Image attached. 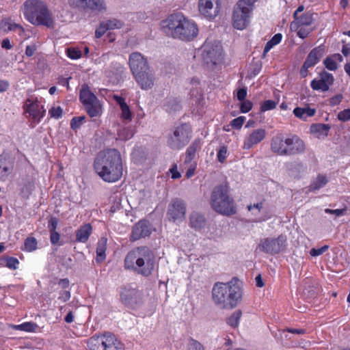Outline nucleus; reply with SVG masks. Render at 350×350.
I'll use <instances>...</instances> for the list:
<instances>
[{
  "mask_svg": "<svg viewBox=\"0 0 350 350\" xmlns=\"http://www.w3.org/2000/svg\"><path fill=\"white\" fill-rule=\"evenodd\" d=\"M94 169L105 182L115 183L123 174V165L120 153L115 148L99 152L94 161Z\"/></svg>",
  "mask_w": 350,
  "mask_h": 350,
  "instance_id": "f257e3e1",
  "label": "nucleus"
},
{
  "mask_svg": "<svg viewBox=\"0 0 350 350\" xmlns=\"http://www.w3.org/2000/svg\"><path fill=\"white\" fill-rule=\"evenodd\" d=\"M124 268L139 275L148 277L156 267L154 252L146 246H139L130 250L124 260Z\"/></svg>",
  "mask_w": 350,
  "mask_h": 350,
  "instance_id": "f03ea898",
  "label": "nucleus"
},
{
  "mask_svg": "<svg viewBox=\"0 0 350 350\" xmlns=\"http://www.w3.org/2000/svg\"><path fill=\"white\" fill-rule=\"evenodd\" d=\"M161 25L166 35L183 41H190L198 33L196 23L180 13L170 15L162 21Z\"/></svg>",
  "mask_w": 350,
  "mask_h": 350,
  "instance_id": "7ed1b4c3",
  "label": "nucleus"
},
{
  "mask_svg": "<svg viewBox=\"0 0 350 350\" xmlns=\"http://www.w3.org/2000/svg\"><path fill=\"white\" fill-rule=\"evenodd\" d=\"M21 11L25 19L33 25H43L48 28L54 26V16L42 0H27Z\"/></svg>",
  "mask_w": 350,
  "mask_h": 350,
  "instance_id": "20e7f679",
  "label": "nucleus"
},
{
  "mask_svg": "<svg viewBox=\"0 0 350 350\" xmlns=\"http://www.w3.org/2000/svg\"><path fill=\"white\" fill-rule=\"evenodd\" d=\"M214 303L221 308L235 307L242 296L240 287L233 282L216 283L212 290Z\"/></svg>",
  "mask_w": 350,
  "mask_h": 350,
  "instance_id": "39448f33",
  "label": "nucleus"
},
{
  "mask_svg": "<svg viewBox=\"0 0 350 350\" xmlns=\"http://www.w3.org/2000/svg\"><path fill=\"white\" fill-rule=\"evenodd\" d=\"M210 204L211 208L224 215H232L236 213L234 200L229 193L226 183L215 186L211 191Z\"/></svg>",
  "mask_w": 350,
  "mask_h": 350,
  "instance_id": "423d86ee",
  "label": "nucleus"
},
{
  "mask_svg": "<svg viewBox=\"0 0 350 350\" xmlns=\"http://www.w3.org/2000/svg\"><path fill=\"white\" fill-rule=\"evenodd\" d=\"M88 346L90 350H124L123 343L111 333L90 338Z\"/></svg>",
  "mask_w": 350,
  "mask_h": 350,
  "instance_id": "0eeeda50",
  "label": "nucleus"
},
{
  "mask_svg": "<svg viewBox=\"0 0 350 350\" xmlns=\"http://www.w3.org/2000/svg\"><path fill=\"white\" fill-rule=\"evenodd\" d=\"M254 6L245 3L244 0H239L233 10L232 25L239 30L245 29L250 23Z\"/></svg>",
  "mask_w": 350,
  "mask_h": 350,
  "instance_id": "6e6552de",
  "label": "nucleus"
},
{
  "mask_svg": "<svg viewBox=\"0 0 350 350\" xmlns=\"http://www.w3.org/2000/svg\"><path fill=\"white\" fill-rule=\"evenodd\" d=\"M201 50L202 59L206 64L216 65L222 61L223 49L219 42L206 40Z\"/></svg>",
  "mask_w": 350,
  "mask_h": 350,
  "instance_id": "1a4fd4ad",
  "label": "nucleus"
},
{
  "mask_svg": "<svg viewBox=\"0 0 350 350\" xmlns=\"http://www.w3.org/2000/svg\"><path fill=\"white\" fill-rule=\"evenodd\" d=\"M191 133V129L189 124H183L178 126L168 137V146L174 150H180L189 142Z\"/></svg>",
  "mask_w": 350,
  "mask_h": 350,
  "instance_id": "9d476101",
  "label": "nucleus"
},
{
  "mask_svg": "<svg viewBox=\"0 0 350 350\" xmlns=\"http://www.w3.org/2000/svg\"><path fill=\"white\" fill-rule=\"evenodd\" d=\"M286 237L280 235L277 238H265L260 240L257 249L267 254H275L285 250Z\"/></svg>",
  "mask_w": 350,
  "mask_h": 350,
  "instance_id": "9b49d317",
  "label": "nucleus"
},
{
  "mask_svg": "<svg viewBox=\"0 0 350 350\" xmlns=\"http://www.w3.org/2000/svg\"><path fill=\"white\" fill-rule=\"evenodd\" d=\"M198 9L202 17L213 21L221 12V0H198Z\"/></svg>",
  "mask_w": 350,
  "mask_h": 350,
  "instance_id": "f8f14e48",
  "label": "nucleus"
},
{
  "mask_svg": "<svg viewBox=\"0 0 350 350\" xmlns=\"http://www.w3.org/2000/svg\"><path fill=\"white\" fill-rule=\"evenodd\" d=\"M187 207L185 201L181 199H173L168 205L167 217L170 221L180 224L185 220Z\"/></svg>",
  "mask_w": 350,
  "mask_h": 350,
  "instance_id": "ddd939ff",
  "label": "nucleus"
},
{
  "mask_svg": "<svg viewBox=\"0 0 350 350\" xmlns=\"http://www.w3.org/2000/svg\"><path fill=\"white\" fill-rule=\"evenodd\" d=\"M25 108V112L29 114L28 118L35 124L39 123L45 113L43 105L37 99L35 100L28 99Z\"/></svg>",
  "mask_w": 350,
  "mask_h": 350,
  "instance_id": "4468645a",
  "label": "nucleus"
},
{
  "mask_svg": "<svg viewBox=\"0 0 350 350\" xmlns=\"http://www.w3.org/2000/svg\"><path fill=\"white\" fill-rule=\"evenodd\" d=\"M120 300L127 307L135 308L141 301V294L135 288H124L120 293Z\"/></svg>",
  "mask_w": 350,
  "mask_h": 350,
  "instance_id": "2eb2a0df",
  "label": "nucleus"
},
{
  "mask_svg": "<svg viewBox=\"0 0 350 350\" xmlns=\"http://www.w3.org/2000/svg\"><path fill=\"white\" fill-rule=\"evenodd\" d=\"M334 81V78L332 74L323 71L311 81L310 86L314 90L325 92L329 89Z\"/></svg>",
  "mask_w": 350,
  "mask_h": 350,
  "instance_id": "dca6fc26",
  "label": "nucleus"
},
{
  "mask_svg": "<svg viewBox=\"0 0 350 350\" xmlns=\"http://www.w3.org/2000/svg\"><path fill=\"white\" fill-rule=\"evenodd\" d=\"M70 5L83 10L101 12L106 9L103 0H68Z\"/></svg>",
  "mask_w": 350,
  "mask_h": 350,
  "instance_id": "f3484780",
  "label": "nucleus"
},
{
  "mask_svg": "<svg viewBox=\"0 0 350 350\" xmlns=\"http://www.w3.org/2000/svg\"><path fill=\"white\" fill-rule=\"evenodd\" d=\"M129 63L133 75L150 68L146 58L138 52L132 53L129 55Z\"/></svg>",
  "mask_w": 350,
  "mask_h": 350,
  "instance_id": "a211bd4d",
  "label": "nucleus"
},
{
  "mask_svg": "<svg viewBox=\"0 0 350 350\" xmlns=\"http://www.w3.org/2000/svg\"><path fill=\"white\" fill-rule=\"evenodd\" d=\"M138 85L142 90L151 89L154 83L155 77L153 71L148 68L133 75Z\"/></svg>",
  "mask_w": 350,
  "mask_h": 350,
  "instance_id": "6ab92c4d",
  "label": "nucleus"
},
{
  "mask_svg": "<svg viewBox=\"0 0 350 350\" xmlns=\"http://www.w3.org/2000/svg\"><path fill=\"white\" fill-rule=\"evenodd\" d=\"M286 143L288 156L301 154L305 151V143L296 135H291L287 137Z\"/></svg>",
  "mask_w": 350,
  "mask_h": 350,
  "instance_id": "aec40b11",
  "label": "nucleus"
},
{
  "mask_svg": "<svg viewBox=\"0 0 350 350\" xmlns=\"http://www.w3.org/2000/svg\"><path fill=\"white\" fill-rule=\"evenodd\" d=\"M152 232L151 225L146 220H140L133 228L131 240L137 241L148 237Z\"/></svg>",
  "mask_w": 350,
  "mask_h": 350,
  "instance_id": "412c9836",
  "label": "nucleus"
},
{
  "mask_svg": "<svg viewBox=\"0 0 350 350\" xmlns=\"http://www.w3.org/2000/svg\"><path fill=\"white\" fill-rule=\"evenodd\" d=\"M286 137L281 134L275 135L271 142V150L280 156H288Z\"/></svg>",
  "mask_w": 350,
  "mask_h": 350,
  "instance_id": "4be33fe9",
  "label": "nucleus"
},
{
  "mask_svg": "<svg viewBox=\"0 0 350 350\" xmlns=\"http://www.w3.org/2000/svg\"><path fill=\"white\" fill-rule=\"evenodd\" d=\"M267 132L263 129H258L253 131L247 137H245L243 148L245 150L250 149L254 145L260 143L264 139Z\"/></svg>",
  "mask_w": 350,
  "mask_h": 350,
  "instance_id": "5701e85b",
  "label": "nucleus"
},
{
  "mask_svg": "<svg viewBox=\"0 0 350 350\" xmlns=\"http://www.w3.org/2000/svg\"><path fill=\"white\" fill-rule=\"evenodd\" d=\"M14 163L5 154L0 155V180L6 181L12 174Z\"/></svg>",
  "mask_w": 350,
  "mask_h": 350,
  "instance_id": "b1692460",
  "label": "nucleus"
},
{
  "mask_svg": "<svg viewBox=\"0 0 350 350\" xmlns=\"http://www.w3.org/2000/svg\"><path fill=\"white\" fill-rule=\"evenodd\" d=\"M313 14L309 12L303 14L300 16L294 18V21L291 23V29H297L301 25L311 26L313 23Z\"/></svg>",
  "mask_w": 350,
  "mask_h": 350,
  "instance_id": "393cba45",
  "label": "nucleus"
},
{
  "mask_svg": "<svg viewBox=\"0 0 350 350\" xmlns=\"http://www.w3.org/2000/svg\"><path fill=\"white\" fill-rule=\"evenodd\" d=\"M323 55V49L321 47H317L312 49L308 54L305 62L304 68H309L317 64Z\"/></svg>",
  "mask_w": 350,
  "mask_h": 350,
  "instance_id": "a878e982",
  "label": "nucleus"
},
{
  "mask_svg": "<svg viewBox=\"0 0 350 350\" xmlns=\"http://www.w3.org/2000/svg\"><path fill=\"white\" fill-rule=\"evenodd\" d=\"M113 98L120 106L121 110L120 118L127 122L131 121L133 115L124 99L118 95H114Z\"/></svg>",
  "mask_w": 350,
  "mask_h": 350,
  "instance_id": "bb28decb",
  "label": "nucleus"
},
{
  "mask_svg": "<svg viewBox=\"0 0 350 350\" xmlns=\"http://www.w3.org/2000/svg\"><path fill=\"white\" fill-rule=\"evenodd\" d=\"M331 126L329 124L316 123L312 124L310 128V132L315 137L322 138L328 135Z\"/></svg>",
  "mask_w": 350,
  "mask_h": 350,
  "instance_id": "cd10ccee",
  "label": "nucleus"
},
{
  "mask_svg": "<svg viewBox=\"0 0 350 350\" xmlns=\"http://www.w3.org/2000/svg\"><path fill=\"white\" fill-rule=\"evenodd\" d=\"M206 225L203 215L198 213H192L189 216V226L196 230H202Z\"/></svg>",
  "mask_w": 350,
  "mask_h": 350,
  "instance_id": "c85d7f7f",
  "label": "nucleus"
},
{
  "mask_svg": "<svg viewBox=\"0 0 350 350\" xmlns=\"http://www.w3.org/2000/svg\"><path fill=\"white\" fill-rule=\"evenodd\" d=\"M87 113L91 118L100 117L103 113V105L98 100L84 106Z\"/></svg>",
  "mask_w": 350,
  "mask_h": 350,
  "instance_id": "c756f323",
  "label": "nucleus"
},
{
  "mask_svg": "<svg viewBox=\"0 0 350 350\" xmlns=\"http://www.w3.org/2000/svg\"><path fill=\"white\" fill-rule=\"evenodd\" d=\"M79 98L84 106L98 100L87 85H84L81 88L79 94Z\"/></svg>",
  "mask_w": 350,
  "mask_h": 350,
  "instance_id": "7c9ffc66",
  "label": "nucleus"
},
{
  "mask_svg": "<svg viewBox=\"0 0 350 350\" xmlns=\"http://www.w3.org/2000/svg\"><path fill=\"white\" fill-rule=\"evenodd\" d=\"M316 110L310 107H296L293 110V113L295 117L307 121L308 118L314 116Z\"/></svg>",
  "mask_w": 350,
  "mask_h": 350,
  "instance_id": "2f4dec72",
  "label": "nucleus"
},
{
  "mask_svg": "<svg viewBox=\"0 0 350 350\" xmlns=\"http://www.w3.org/2000/svg\"><path fill=\"white\" fill-rule=\"evenodd\" d=\"M92 231V226L90 224H86L80 227L77 231V241L81 243H85Z\"/></svg>",
  "mask_w": 350,
  "mask_h": 350,
  "instance_id": "473e14b6",
  "label": "nucleus"
},
{
  "mask_svg": "<svg viewBox=\"0 0 350 350\" xmlns=\"http://www.w3.org/2000/svg\"><path fill=\"white\" fill-rule=\"evenodd\" d=\"M107 248V239L101 238L98 243L96 247V258L97 262H102L106 258L105 251Z\"/></svg>",
  "mask_w": 350,
  "mask_h": 350,
  "instance_id": "72a5a7b5",
  "label": "nucleus"
},
{
  "mask_svg": "<svg viewBox=\"0 0 350 350\" xmlns=\"http://www.w3.org/2000/svg\"><path fill=\"white\" fill-rule=\"evenodd\" d=\"M200 148V141H195L187 150L185 163H189L195 157L196 152Z\"/></svg>",
  "mask_w": 350,
  "mask_h": 350,
  "instance_id": "f704fd0d",
  "label": "nucleus"
},
{
  "mask_svg": "<svg viewBox=\"0 0 350 350\" xmlns=\"http://www.w3.org/2000/svg\"><path fill=\"white\" fill-rule=\"evenodd\" d=\"M328 182V179L325 175L319 174L315 179L312 182L310 185V191L319 190V189L324 187Z\"/></svg>",
  "mask_w": 350,
  "mask_h": 350,
  "instance_id": "c9c22d12",
  "label": "nucleus"
},
{
  "mask_svg": "<svg viewBox=\"0 0 350 350\" xmlns=\"http://www.w3.org/2000/svg\"><path fill=\"white\" fill-rule=\"evenodd\" d=\"M14 329L28 332H35L38 329V325L32 322H25L20 325H14Z\"/></svg>",
  "mask_w": 350,
  "mask_h": 350,
  "instance_id": "e433bc0d",
  "label": "nucleus"
},
{
  "mask_svg": "<svg viewBox=\"0 0 350 350\" xmlns=\"http://www.w3.org/2000/svg\"><path fill=\"white\" fill-rule=\"evenodd\" d=\"M314 29V27L311 26H304L301 25L297 28V29H291L293 31L297 32V35L304 39L307 38L311 32H312Z\"/></svg>",
  "mask_w": 350,
  "mask_h": 350,
  "instance_id": "4c0bfd02",
  "label": "nucleus"
},
{
  "mask_svg": "<svg viewBox=\"0 0 350 350\" xmlns=\"http://www.w3.org/2000/svg\"><path fill=\"white\" fill-rule=\"evenodd\" d=\"M241 314L242 313L240 310L234 311L232 314L227 319V323L232 327H237L239 324Z\"/></svg>",
  "mask_w": 350,
  "mask_h": 350,
  "instance_id": "58836bf2",
  "label": "nucleus"
},
{
  "mask_svg": "<svg viewBox=\"0 0 350 350\" xmlns=\"http://www.w3.org/2000/svg\"><path fill=\"white\" fill-rule=\"evenodd\" d=\"M107 30L120 29L122 27L123 23L118 19L113 18L103 22Z\"/></svg>",
  "mask_w": 350,
  "mask_h": 350,
  "instance_id": "ea45409f",
  "label": "nucleus"
},
{
  "mask_svg": "<svg viewBox=\"0 0 350 350\" xmlns=\"http://www.w3.org/2000/svg\"><path fill=\"white\" fill-rule=\"evenodd\" d=\"M279 99L275 100H267L261 103L260 105V111L262 112L269 111L275 108L277 105L278 104Z\"/></svg>",
  "mask_w": 350,
  "mask_h": 350,
  "instance_id": "a19ab883",
  "label": "nucleus"
},
{
  "mask_svg": "<svg viewBox=\"0 0 350 350\" xmlns=\"http://www.w3.org/2000/svg\"><path fill=\"white\" fill-rule=\"evenodd\" d=\"M133 136V132L130 128H122L118 131V137L121 140H128Z\"/></svg>",
  "mask_w": 350,
  "mask_h": 350,
  "instance_id": "79ce46f5",
  "label": "nucleus"
},
{
  "mask_svg": "<svg viewBox=\"0 0 350 350\" xmlns=\"http://www.w3.org/2000/svg\"><path fill=\"white\" fill-rule=\"evenodd\" d=\"M25 250L27 252H31L37 249V241L33 237H28L25 239L24 243Z\"/></svg>",
  "mask_w": 350,
  "mask_h": 350,
  "instance_id": "37998d69",
  "label": "nucleus"
},
{
  "mask_svg": "<svg viewBox=\"0 0 350 350\" xmlns=\"http://www.w3.org/2000/svg\"><path fill=\"white\" fill-rule=\"evenodd\" d=\"M67 55L72 59H77L81 57V51L75 48H69L66 50Z\"/></svg>",
  "mask_w": 350,
  "mask_h": 350,
  "instance_id": "c03bdc74",
  "label": "nucleus"
},
{
  "mask_svg": "<svg viewBox=\"0 0 350 350\" xmlns=\"http://www.w3.org/2000/svg\"><path fill=\"white\" fill-rule=\"evenodd\" d=\"M85 120L84 116L75 117L72 119L70 126L73 130H77L81 127Z\"/></svg>",
  "mask_w": 350,
  "mask_h": 350,
  "instance_id": "a18cd8bd",
  "label": "nucleus"
},
{
  "mask_svg": "<svg viewBox=\"0 0 350 350\" xmlns=\"http://www.w3.org/2000/svg\"><path fill=\"white\" fill-rule=\"evenodd\" d=\"M325 212L327 214H331L334 215V218H337L341 216H343L346 214L347 209L346 208H342V209H330V208H325Z\"/></svg>",
  "mask_w": 350,
  "mask_h": 350,
  "instance_id": "49530a36",
  "label": "nucleus"
},
{
  "mask_svg": "<svg viewBox=\"0 0 350 350\" xmlns=\"http://www.w3.org/2000/svg\"><path fill=\"white\" fill-rule=\"evenodd\" d=\"M324 64L325 67L329 70H335L338 67L336 60L331 57H328L324 60Z\"/></svg>",
  "mask_w": 350,
  "mask_h": 350,
  "instance_id": "de8ad7c7",
  "label": "nucleus"
},
{
  "mask_svg": "<svg viewBox=\"0 0 350 350\" xmlns=\"http://www.w3.org/2000/svg\"><path fill=\"white\" fill-rule=\"evenodd\" d=\"M8 29L10 31H18L19 35L22 36L25 33V30L22 26L14 23H7Z\"/></svg>",
  "mask_w": 350,
  "mask_h": 350,
  "instance_id": "09e8293b",
  "label": "nucleus"
},
{
  "mask_svg": "<svg viewBox=\"0 0 350 350\" xmlns=\"http://www.w3.org/2000/svg\"><path fill=\"white\" fill-rule=\"evenodd\" d=\"M49 113L51 118H59L62 115V109L60 107H53L49 109Z\"/></svg>",
  "mask_w": 350,
  "mask_h": 350,
  "instance_id": "8fccbe9b",
  "label": "nucleus"
},
{
  "mask_svg": "<svg viewBox=\"0 0 350 350\" xmlns=\"http://www.w3.org/2000/svg\"><path fill=\"white\" fill-rule=\"evenodd\" d=\"M245 118L239 116L231 121L230 125L234 129H241L245 122Z\"/></svg>",
  "mask_w": 350,
  "mask_h": 350,
  "instance_id": "3c124183",
  "label": "nucleus"
},
{
  "mask_svg": "<svg viewBox=\"0 0 350 350\" xmlns=\"http://www.w3.org/2000/svg\"><path fill=\"white\" fill-rule=\"evenodd\" d=\"M328 247H329L328 245H324L318 249L312 248L310 251V254L314 257L320 256V255L323 254L325 252H326L327 250Z\"/></svg>",
  "mask_w": 350,
  "mask_h": 350,
  "instance_id": "603ef678",
  "label": "nucleus"
},
{
  "mask_svg": "<svg viewBox=\"0 0 350 350\" xmlns=\"http://www.w3.org/2000/svg\"><path fill=\"white\" fill-rule=\"evenodd\" d=\"M37 49H38L37 44L36 43H31L26 46L25 55L27 57H31L32 55H33V54L37 51Z\"/></svg>",
  "mask_w": 350,
  "mask_h": 350,
  "instance_id": "864d4df0",
  "label": "nucleus"
},
{
  "mask_svg": "<svg viewBox=\"0 0 350 350\" xmlns=\"http://www.w3.org/2000/svg\"><path fill=\"white\" fill-rule=\"evenodd\" d=\"M18 264L19 262L18 259L14 257H10L6 260V266L10 269H16Z\"/></svg>",
  "mask_w": 350,
  "mask_h": 350,
  "instance_id": "5fc2aeb1",
  "label": "nucleus"
},
{
  "mask_svg": "<svg viewBox=\"0 0 350 350\" xmlns=\"http://www.w3.org/2000/svg\"><path fill=\"white\" fill-rule=\"evenodd\" d=\"M252 107V103L248 100H242L241 104V111L242 113H247L251 110Z\"/></svg>",
  "mask_w": 350,
  "mask_h": 350,
  "instance_id": "6e6d98bb",
  "label": "nucleus"
},
{
  "mask_svg": "<svg viewBox=\"0 0 350 350\" xmlns=\"http://www.w3.org/2000/svg\"><path fill=\"white\" fill-rule=\"evenodd\" d=\"M338 118L341 121H347L350 120V109H345L338 114Z\"/></svg>",
  "mask_w": 350,
  "mask_h": 350,
  "instance_id": "4d7b16f0",
  "label": "nucleus"
},
{
  "mask_svg": "<svg viewBox=\"0 0 350 350\" xmlns=\"http://www.w3.org/2000/svg\"><path fill=\"white\" fill-rule=\"evenodd\" d=\"M226 155H227V149L226 147L223 146L219 150V151L217 152L218 161L221 163H223L226 159Z\"/></svg>",
  "mask_w": 350,
  "mask_h": 350,
  "instance_id": "13d9d810",
  "label": "nucleus"
},
{
  "mask_svg": "<svg viewBox=\"0 0 350 350\" xmlns=\"http://www.w3.org/2000/svg\"><path fill=\"white\" fill-rule=\"evenodd\" d=\"M188 350H204L203 346L197 340H191Z\"/></svg>",
  "mask_w": 350,
  "mask_h": 350,
  "instance_id": "bf43d9fd",
  "label": "nucleus"
},
{
  "mask_svg": "<svg viewBox=\"0 0 350 350\" xmlns=\"http://www.w3.org/2000/svg\"><path fill=\"white\" fill-rule=\"evenodd\" d=\"M107 31V28L105 27V25L102 22L100 24V26L96 29V30L95 31V36L96 38H99L102 37L105 33V32Z\"/></svg>",
  "mask_w": 350,
  "mask_h": 350,
  "instance_id": "052dcab7",
  "label": "nucleus"
},
{
  "mask_svg": "<svg viewBox=\"0 0 350 350\" xmlns=\"http://www.w3.org/2000/svg\"><path fill=\"white\" fill-rule=\"evenodd\" d=\"M70 298V293L68 291H63L60 293L58 299L62 302H66Z\"/></svg>",
  "mask_w": 350,
  "mask_h": 350,
  "instance_id": "680f3d73",
  "label": "nucleus"
},
{
  "mask_svg": "<svg viewBox=\"0 0 350 350\" xmlns=\"http://www.w3.org/2000/svg\"><path fill=\"white\" fill-rule=\"evenodd\" d=\"M50 239L52 244H57L59 241L60 236L56 231H51Z\"/></svg>",
  "mask_w": 350,
  "mask_h": 350,
  "instance_id": "e2e57ef3",
  "label": "nucleus"
},
{
  "mask_svg": "<svg viewBox=\"0 0 350 350\" xmlns=\"http://www.w3.org/2000/svg\"><path fill=\"white\" fill-rule=\"evenodd\" d=\"M58 224V220L55 217H51L49 221V228L50 232L51 231H56V228Z\"/></svg>",
  "mask_w": 350,
  "mask_h": 350,
  "instance_id": "0e129e2a",
  "label": "nucleus"
},
{
  "mask_svg": "<svg viewBox=\"0 0 350 350\" xmlns=\"http://www.w3.org/2000/svg\"><path fill=\"white\" fill-rule=\"evenodd\" d=\"M170 172L172 174V178L176 179L181 176L180 173L178 171L177 165L176 164L170 169Z\"/></svg>",
  "mask_w": 350,
  "mask_h": 350,
  "instance_id": "69168bd1",
  "label": "nucleus"
},
{
  "mask_svg": "<svg viewBox=\"0 0 350 350\" xmlns=\"http://www.w3.org/2000/svg\"><path fill=\"white\" fill-rule=\"evenodd\" d=\"M342 99V96L341 94H338L334 96L330 99V105L332 106H335L338 105Z\"/></svg>",
  "mask_w": 350,
  "mask_h": 350,
  "instance_id": "338daca9",
  "label": "nucleus"
},
{
  "mask_svg": "<svg viewBox=\"0 0 350 350\" xmlns=\"http://www.w3.org/2000/svg\"><path fill=\"white\" fill-rule=\"evenodd\" d=\"M247 96V90L245 88L239 89L237 92V98L240 101L244 100Z\"/></svg>",
  "mask_w": 350,
  "mask_h": 350,
  "instance_id": "774afa93",
  "label": "nucleus"
}]
</instances>
